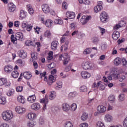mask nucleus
Masks as SVG:
<instances>
[{"mask_svg": "<svg viewBox=\"0 0 127 127\" xmlns=\"http://www.w3.org/2000/svg\"><path fill=\"white\" fill-rule=\"evenodd\" d=\"M125 72L122 69L117 71V69L115 68H112L110 70V72L109 71H106L105 72V75H109L108 76V79L110 81H112L113 79L115 80H119L120 82H123L124 80H126V76L124 75Z\"/></svg>", "mask_w": 127, "mask_h": 127, "instance_id": "f257e3e1", "label": "nucleus"}, {"mask_svg": "<svg viewBox=\"0 0 127 127\" xmlns=\"http://www.w3.org/2000/svg\"><path fill=\"white\" fill-rule=\"evenodd\" d=\"M1 115L4 122H9L13 118V112L11 110H5L2 112Z\"/></svg>", "mask_w": 127, "mask_h": 127, "instance_id": "f03ea898", "label": "nucleus"}, {"mask_svg": "<svg viewBox=\"0 0 127 127\" xmlns=\"http://www.w3.org/2000/svg\"><path fill=\"white\" fill-rule=\"evenodd\" d=\"M59 59L60 61H63L64 65H66L70 61V57L68 55V54H64L63 55H60Z\"/></svg>", "mask_w": 127, "mask_h": 127, "instance_id": "7ed1b4c3", "label": "nucleus"}, {"mask_svg": "<svg viewBox=\"0 0 127 127\" xmlns=\"http://www.w3.org/2000/svg\"><path fill=\"white\" fill-rule=\"evenodd\" d=\"M66 37L65 36H63L61 39V43H64L65 42L64 45L62 46L61 47V51H63V49H64V51H66L68 49V45H69V41H66Z\"/></svg>", "mask_w": 127, "mask_h": 127, "instance_id": "20e7f679", "label": "nucleus"}, {"mask_svg": "<svg viewBox=\"0 0 127 127\" xmlns=\"http://www.w3.org/2000/svg\"><path fill=\"white\" fill-rule=\"evenodd\" d=\"M100 18L101 22L107 23L109 21V14L105 11H103L100 14Z\"/></svg>", "mask_w": 127, "mask_h": 127, "instance_id": "39448f33", "label": "nucleus"}, {"mask_svg": "<svg viewBox=\"0 0 127 127\" xmlns=\"http://www.w3.org/2000/svg\"><path fill=\"white\" fill-rule=\"evenodd\" d=\"M26 118L29 121H35L37 119V115L35 112H29L27 114Z\"/></svg>", "mask_w": 127, "mask_h": 127, "instance_id": "423d86ee", "label": "nucleus"}, {"mask_svg": "<svg viewBox=\"0 0 127 127\" xmlns=\"http://www.w3.org/2000/svg\"><path fill=\"white\" fill-rule=\"evenodd\" d=\"M11 85V83L7 80L5 78H0V86H5V87H9Z\"/></svg>", "mask_w": 127, "mask_h": 127, "instance_id": "0eeeda50", "label": "nucleus"}, {"mask_svg": "<svg viewBox=\"0 0 127 127\" xmlns=\"http://www.w3.org/2000/svg\"><path fill=\"white\" fill-rule=\"evenodd\" d=\"M81 67L84 70H91L93 67L88 61L83 62L81 64Z\"/></svg>", "mask_w": 127, "mask_h": 127, "instance_id": "6e6552de", "label": "nucleus"}, {"mask_svg": "<svg viewBox=\"0 0 127 127\" xmlns=\"http://www.w3.org/2000/svg\"><path fill=\"white\" fill-rule=\"evenodd\" d=\"M104 120L105 123H112L114 121V117L110 114L104 115Z\"/></svg>", "mask_w": 127, "mask_h": 127, "instance_id": "1a4fd4ad", "label": "nucleus"}, {"mask_svg": "<svg viewBox=\"0 0 127 127\" xmlns=\"http://www.w3.org/2000/svg\"><path fill=\"white\" fill-rule=\"evenodd\" d=\"M31 109L33 111H35L37 112V111H39L41 109V105H40V104L38 102H36L32 104L31 105Z\"/></svg>", "mask_w": 127, "mask_h": 127, "instance_id": "9d476101", "label": "nucleus"}, {"mask_svg": "<svg viewBox=\"0 0 127 127\" xmlns=\"http://www.w3.org/2000/svg\"><path fill=\"white\" fill-rule=\"evenodd\" d=\"M92 18V16L89 15V16H85L83 15L81 18L80 22L82 23V24L84 25L87 24L88 21L90 20Z\"/></svg>", "mask_w": 127, "mask_h": 127, "instance_id": "9b49d317", "label": "nucleus"}, {"mask_svg": "<svg viewBox=\"0 0 127 127\" xmlns=\"http://www.w3.org/2000/svg\"><path fill=\"white\" fill-rule=\"evenodd\" d=\"M15 110L17 114H19V115H23L25 113V111H26V109L24 107L21 106H17Z\"/></svg>", "mask_w": 127, "mask_h": 127, "instance_id": "f8f14e48", "label": "nucleus"}, {"mask_svg": "<svg viewBox=\"0 0 127 127\" xmlns=\"http://www.w3.org/2000/svg\"><path fill=\"white\" fill-rule=\"evenodd\" d=\"M17 54L19 57H20V58H22V59H25V58L27 57V53L23 50L18 51Z\"/></svg>", "mask_w": 127, "mask_h": 127, "instance_id": "ddd939ff", "label": "nucleus"}, {"mask_svg": "<svg viewBox=\"0 0 127 127\" xmlns=\"http://www.w3.org/2000/svg\"><path fill=\"white\" fill-rule=\"evenodd\" d=\"M97 111L100 114H104L105 112H107V107L103 105H99L97 107Z\"/></svg>", "mask_w": 127, "mask_h": 127, "instance_id": "4468645a", "label": "nucleus"}, {"mask_svg": "<svg viewBox=\"0 0 127 127\" xmlns=\"http://www.w3.org/2000/svg\"><path fill=\"white\" fill-rule=\"evenodd\" d=\"M42 9L45 13H49L51 8L48 4H44L42 5Z\"/></svg>", "mask_w": 127, "mask_h": 127, "instance_id": "2eb2a0df", "label": "nucleus"}, {"mask_svg": "<svg viewBox=\"0 0 127 127\" xmlns=\"http://www.w3.org/2000/svg\"><path fill=\"white\" fill-rule=\"evenodd\" d=\"M25 44L27 46H33V45H37L38 47H40L41 45L40 42H36L35 41H30V40H27L25 42Z\"/></svg>", "mask_w": 127, "mask_h": 127, "instance_id": "dca6fc26", "label": "nucleus"}, {"mask_svg": "<svg viewBox=\"0 0 127 127\" xmlns=\"http://www.w3.org/2000/svg\"><path fill=\"white\" fill-rule=\"evenodd\" d=\"M56 81V78L54 77V76L51 75L49 76V79H47V84L49 85V86H51L54 82Z\"/></svg>", "mask_w": 127, "mask_h": 127, "instance_id": "f3484780", "label": "nucleus"}, {"mask_svg": "<svg viewBox=\"0 0 127 127\" xmlns=\"http://www.w3.org/2000/svg\"><path fill=\"white\" fill-rule=\"evenodd\" d=\"M80 75L83 79H89L91 77V73L86 71H82Z\"/></svg>", "mask_w": 127, "mask_h": 127, "instance_id": "a211bd4d", "label": "nucleus"}, {"mask_svg": "<svg viewBox=\"0 0 127 127\" xmlns=\"http://www.w3.org/2000/svg\"><path fill=\"white\" fill-rule=\"evenodd\" d=\"M62 109L64 112L67 113L70 111V105L68 103H64L62 105Z\"/></svg>", "mask_w": 127, "mask_h": 127, "instance_id": "6ab92c4d", "label": "nucleus"}, {"mask_svg": "<svg viewBox=\"0 0 127 127\" xmlns=\"http://www.w3.org/2000/svg\"><path fill=\"white\" fill-rule=\"evenodd\" d=\"M27 101L30 103V104H33V103H35L36 101V96L35 94L30 95L27 98Z\"/></svg>", "mask_w": 127, "mask_h": 127, "instance_id": "aec40b11", "label": "nucleus"}, {"mask_svg": "<svg viewBox=\"0 0 127 127\" xmlns=\"http://www.w3.org/2000/svg\"><path fill=\"white\" fill-rule=\"evenodd\" d=\"M41 104H44V105H48L49 103V98L48 95H46L45 97L40 100Z\"/></svg>", "mask_w": 127, "mask_h": 127, "instance_id": "412c9836", "label": "nucleus"}, {"mask_svg": "<svg viewBox=\"0 0 127 127\" xmlns=\"http://www.w3.org/2000/svg\"><path fill=\"white\" fill-rule=\"evenodd\" d=\"M75 13L73 12L67 11L66 13V17L67 18H69V19H73V18H75Z\"/></svg>", "mask_w": 127, "mask_h": 127, "instance_id": "4be33fe9", "label": "nucleus"}, {"mask_svg": "<svg viewBox=\"0 0 127 127\" xmlns=\"http://www.w3.org/2000/svg\"><path fill=\"white\" fill-rule=\"evenodd\" d=\"M8 11L12 12L15 10V5L13 3L10 2L8 4Z\"/></svg>", "mask_w": 127, "mask_h": 127, "instance_id": "5701e85b", "label": "nucleus"}, {"mask_svg": "<svg viewBox=\"0 0 127 127\" xmlns=\"http://www.w3.org/2000/svg\"><path fill=\"white\" fill-rule=\"evenodd\" d=\"M120 37V32L118 31H114L112 34V38L114 40H118Z\"/></svg>", "mask_w": 127, "mask_h": 127, "instance_id": "b1692460", "label": "nucleus"}, {"mask_svg": "<svg viewBox=\"0 0 127 127\" xmlns=\"http://www.w3.org/2000/svg\"><path fill=\"white\" fill-rule=\"evenodd\" d=\"M96 88H99L101 91H104L105 90V88H106V86L104 85V83L102 82L101 81H99L97 83L96 85Z\"/></svg>", "mask_w": 127, "mask_h": 127, "instance_id": "393cba45", "label": "nucleus"}, {"mask_svg": "<svg viewBox=\"0 0 127 127\" xmlns=\"http://www.w3.org/2000/svg\"><path fill=\"white\" fill-rule=\"evenodd\" d=\"M58 42L55 41L52 42L51 44V48L52 50H57Z\"/></svg>", "mask_w": 127, "mask_h": 127, "instance_id": "a878e982", "label": "nucleus"}, {"mask_svg": "<svg viewBox=\"0 0 127 127\" xmlns=\"http://www.w3.org/2000/svg\"><path fill=\"white\" fill-rule=\"evenodd\" d=\"M17 101L19 103H21V104H25V98L23 96L19 95L17 97Z\"/></svg>", "mask_w": 127, "mask_h": 127, "instance_id": "bb28decb", "label": "nucleus"}, {"mask_svg": "<svg viewBox=\"0 0 127 127\" xmlns=\"http://www.w3.org/2000/svg\"><path fill=\"white\" fill-rule=\"evenodd\" d=\"M23 76L25 78V79H26L27 80H29V79H31L32 77V74H31V72H25L23 74Z\"/></svg>", "mask_w": 127, "mask_h": 127, "instance_id": "cd10ccee", "label": "nucleus"}, {"mask_svg": "<svg viewBox=\"0 0 127 127\" xmlns=\"http://www.w3.org/2000/svg\"><path fill=\"white\" fill-rule=\"evenodd\" d=\"M4 71L6 73H10L12 71V66L10 65H6L4 67Z\"/></svg>", "mask_w": 127, "mask_h": 127, "instance_id": "c85d7f7f", "label": "nucleus"}, {"mask_svg": "<svg viewBox=\"0 0 127 127\" xmlns=\"http://www.w3.org/2000/svg\"><path fill=\"white\" fill-rule=\"evenodd\" d=\"M47 26V27H51L53 26V21L51 19L47 20L44 24Z\"/></svg>", "mask_w": 127, "mask_h": 127, "instance_id": "c756f323", "label": "nucleus"}, {"mask_svg": "<svg viewBox=\"0 0 127 127\" xmlns=\"http://www.w3.org/2000/svg\"><path fill=\"white\" fill-rule=\"evenodd\" d=\"M108 101L110 103H116V96L114 95H110L108 98Z\"/></svg>", "mask_w": 127, "mask_h": 127, "instance_id": "7c9ffc66", "label": "nucleus"}, {"mask_svg": "<svg viewBox=\"0 0 127 127\" xmlns=\"http://www.w3.org/2000/svg\"><path fill=\"white\" fill-rule=\"evenodd\" d=\"M27 15V12H26V11H25L23 10H21L20 11L19 19H23V18H25L26 17Z\"/></svg>", "mask_w": 127, "mask_h": 127, "instance_id": "2f4dec72", "label": "nucleus"}, {"mask_svg": "<svg viewBox=\"0 0 127 127\" xmlns=\"http://www.w3.org/2000/svg\"><path fill=\"white\" fill-rule=\"evenodd\" d=\"M49 100H54V99H55V98H56V92H55V91H51L50 92V94L49 96L48 97Z\"/></svg>", "mask_w": 127, "mask_h": 127, "instance_id": "473e14b6", "label": "nucleus"}, {"mask_svg": "<svg viewBox=\"0 0 127 127\" xmlns=\"http://www.w3.org/2000/svg\"><path fill=\"white\" fill-rule=\"evenodd\" d=\"M15 36L17 38V40H23V34L21 32H17L16 34H15Z\"/></svg>", "mask_w": 127, "mask_h": 127, "instance_id": "72a5a7b5", "label": "nucleus"}, {"mask_svg": "<svg viewBox=\"0 0 127 127\" xmlns=\"http://www.w3.org/2000/svg\"><path fill=\"white\" fill-rule=\"evenodd\" d=\"M88 117L89 115H88V113H83L80 117V120L85 122V121H87V120H88Z\"/></svg>", "mask_w": 127, "mask_h": 127, "instance_id": "f704fd0d", "label": "nucleus"}, {"mask_svg": "<svg viewBox=\"0 0 127 127\" xmlns=\"http://www.w3.org/2000/svg\"><path fill=\"white\" fill-rule=\"evenodd\" d=\"M27 8L28 9L29 13H30V14H33V13H34V10H33V8H32V6L31 5H27Z\"/></svg>", "mask_w": 127, "mask_h": 127, "instance_id": "c9c22d12", "label": "nucleus"}, {"mask_svg": "<svg viewBox=\"0 0 127 127\" xmlns=\"http://www.w3.org/2000/svg\"><path fill=\"white\" fill-rule=\"evenodd\" d=\"M122 63V59L120 58H116L114 61V65L116 66H119Z\"/></svg>", "mask_w": 127, "mask_h": 127, "instance_id": "e433bc0d", "label": "nucleus"}, {"mask_svg": "<svg viewBox=\"0 0 127 127\" xmlns=\"http://www.w3.org/2000/svg\"><path fill=\"white\" fill-rule=\"evenodd\" d=\"M71 112H75L77 110V104L76 103L72 104L70 106Z\"/></svg>", "mask_w": 127, "mask_h": 127, "instance_id": "4c0bfd02", "label": "nucleus"}, {"mask_svg": "<svg viewBox=\"0 0 127 127\" xmlns=\"http://www.w3.org/2000/svg\"><path fill=\"white\" fill-rule=\"evenodd\" d=\"M27 126L28 127H35V126H36V122L33 121H29L27 124Z\"/></svg>", "mask_w": 127, "mask_h": 127, "instance_id": "58836bf2", "label": "nucleus"}, {"mask_svg": "<svg viewBox=\"0 0 127 127\" xmlns=\"http://www.w3.org/2000/svg\"><path fill=\"white\" fill-rule=\"evenodd\" d=\"M79 3H84V4H86V5H89L91 2L90 0H78Z\"/></svg>", "mask_w": 127, "mask_h": 127, "instance_id": "ea45409f", "label": "nucleus"}, {"mask_svg": "<svg viewBox=\"0 0 127 127\" xmlns=\"http://www.w3.org/2000/svg\"><path fill=\"white\" fill-rule=\"evenodd\" d=\"M11 41L13 44H16L17 43V39L14 37V35H12L10 37Z\"/></svg>", "mask_w": 127, "mask_h": 127, "instance_id": "a19ab883", "label": "nucleus"}, {"mask_svg": "<svg viewBox=\"0 0 127 127\" xmlns=\"http://www.w3.org/2000/svg\"><path fill=\"white\" fill-rule=\"evenodd\" d=\"M46 76V71H44L43 72H40V76L41 78H43V77H44V81H47V76Z\"/></svg>", "mask_w": 127, "mask_h": 127, "instance_id": "79ce46f5", "label": "nucleus"}, {"mask_svg": "<svg viewBox=\"0 0 127 127\" xmlns=\"http://www.w3.org/2000/svg\"><path fill=\"white\" fill-rule=\"evenodd\" d=\"M11 76L13 78H18L19 76V73L17 70H15L12 72Z\"/></svg>", "mask_w": 127, "mask_h": 127, "instance_id": "37998d69", "label": "nucleus"}, {"mask_svg": "<svg viewBox=\"0 0 127 127\" xmlns=\"http://www.w3.org/2000/svg\"><path fill=\"white\" fill-rule=\"evenodd\" d=\"M125 100V94L120 93L118 96V101L119 102H123Z\"/></svg>", "mask_w": 127, "mask_h": 127, "instance_id": "c03bdc74", "label": "nucleus"}, {"mask_svg": "<svg viewBox=\"0 0 127 127\" xmlns=\"http://www.w3.org/2000/svg\"><path fill=\"white\" fill-rule=\"evenodd\" d=\"M57 86H56V88L58 90H59L60 89H62V87L63 86V83H62V81H58L57 82Z\"/></svg>", "mask_w": 127, "mask_h": 127, "instance_id": "a18cd8bd", "label": "nucleus"}, {"mask_svg": "<svg viewBox=\"0 0 127 127\" xmlns=\"http://www.w3.org/2000/svg\"><path fill=\"white\" fill-rule=\"evenodd\" d=\"M79 92H81V93L87 92V86L85 85L81 86L79 88Z\"/></svg>", "mask_w": 127, "mask_h": 127, "instance_id": "49530a36", "label": "nucleus"}, {"mask_svg": "<svg viewBox=\"0 0 127 127\" xmlns=\"http://www.w3.org/2000/svg\"><path fill=\"white\" fill-rule=\"evenodd\" d=\"M103 9V8H101V7L97 6V5L94 7V11L95 13H98L99 11H101Z\"/></svg>", "mask_w": 127, "mask_h": 127, "instance_id": "de8ad7c7", "label": "nucleus"}, {"mask_svg": "<svg viewBox=\"0 0 127 127\" xmlns=\"http://www.w3.org/2000/svg\"><path fill=\"white\" fill-rule=\"evenodd\" d=\"M96 127H105V124L103 123V122L102 121H98L96 123Z\"/></svg>", "mask_w": 127, "mask_h": 127, "instance_id": "09e8293b", "label": "nucleus"}, {"mask_svg": "<svg viewBox=\"0 0 127 127\" xmlns=\"http://www.w3.org/2000/svg\"><path fill=\"white\" fill-rule=\"evenodd\" d=\"M76 96H78V93L76 92H70L68 94L69 98H75Z\"/></svg>", "mask_w": 127, "mask_h": 127, "instance_id": "8fccbe9b", "label": "nucleus"}, {"mask_svg": "<svg viewBox=\"0 0 127 127\" xmlns=\"http://www.w3.org/2000/svg\"><path fill=\"white\" fill-rule=\"evenodd\" d=\"M32 28H33V25L31 24H28L27 27L25 28L27 31H28L29 32L32 30Z\"/></svg>", "mask_w": 127, "mask_h": 127, "instance_id": "3c124183", "label": "nucleus"}, {"mask_svg": "<svg viewBox=\"0 0 127 127\" xmlns=\"http://www.w3.org/2000/svg\"><path fill=\"white\" fill-rule=\"evenodd\" d=\"M14 94V89H9L7 92V96H8V97H10V96H12Z\"/></svg>", "mask_w": 127, "mask_h": 127, "instance_id": "603ef678", "label": "nucleus"}, {"mask_svg": "<svg viewBox=\"0 0 127 127\" xmlns=\"http://www.w3.org/2000/svg\"><path fill=\"white\" fill-rule=\"evenodd\" d=\"M54 23L55 24H63V20L61 19H56L54 20Z\"/></svg>", "mask_w": 127, "mask_h": 127, "instance_id": "864d4df0", "label": "nucleus"}, {"mask_svg": "<svg viewBox=\"0 0 127 127\" xmlns=\"http://www.w3.org/2000/svg\"><path fill=\"white\" fill-rule=\"evenodd\" d=\"M64 126V127H73V124L70 121H66Z\"/></svg>", "mask_w": 127, "mask_h": 127, "instance_id": "5fc2aeb1", "label": "nucleus"}, {"mask_svg": "<svg viewBox=\"0 0 127 127\" xmlns=\"http://www.w3.org/2000/svg\"><path fill=\"white\" fill-rule=\"evenodd\" d=\"M28 24V22L26 21H23L21 23V27L23 29H25L26 28V27L27 26V25Z\"/></svg>", "mask_w": 127, "mask_h": 127, "instance_id": "6e6d98bb", "label": "nucleus"}, {"mask_svg": "<svg viewBox=\"0 0 127 127\" xmlns=\"http://www.w3.org/2000/svg\"><path fill=\"white\" fill-rule=\"evenodd\" d=\"M92 52V49L90 48L85 49L83 51V54L87 55V54H90Z\"/></svg>", "mask_w": 127, "mask_h": 127, "instance_id": "4d7b16f0", "label": "nucleus"}, {"mask_svg": "<svg viewBox=\"0 0 127 127\" xmlns=\"http://www.w3.org/2000/svg\"><path fill=\"white\" fill-rule=\"evenodd\" d=\"M44 35L45 37L49 38L51 36V32L50 30H47L45 32Z\"/></svg>", "mask_w": 127, "mask_h": 127, "instance_id": "13d9d810", "label": "nucleus"}, {"mask_svg": "<svg viewBox=\"0 0 127 127\" xmlns=\"http://www.w3.org/2000/svg\"><path fill=\"white\" fill-rule=\"evenodd\" d=\"M98 29L99 30V31L101 34V35H104V34H105V33H106V31H107V30H106L105 29V28L101 27H98Z\"/></svg>", "mask_w": 127, "mask_h": 127, "instance_id": "bf43d9fd", "label": "nucleus"}, {"mask_svg": "<svg viewBox=\"0 0 127 127\" xmlns=\"http://www.w3.org/2000/svg\"><path fill=\"white\" fill-rule=\"evenodd\" d=\"M31 58L33 60H37V53H32L31 54Z\"/></svg>", "mask_w": 127, "mask_h": 127, "instance_id": "052dcab7", "label": "nucleus"}, {"mask_svg": "<svg viewBox=\"0 0 127 127\" xmlns=\"http://www.w3.org/2000/svg\"><path fill=\"white\" fill-rule=\"evenodd\" d=\"M47 59L48 60H52V59H53V52L51 51L48 53Z\"/></svg>", "mask_w": 127, "mask_h": 127, "instance_id": "680f3d73", "label": "nucleus"}, {"mask_svg": "<svg viewBox=\"0 0 127 127\" xmlns=\"http://www.w3.org/2000/svg\"><path fill=\"white\" fill-rule=\"evenodd\" d=\"M5 103H6V99L4 97H1L0 98V104L5 105Z\"/></svg>", "mask_w": 127, "mask_h": 127, "instance_id": "e2e57ef3", "label": "nucleus"}, {"mask_svg": "<svg viewBox=\"0 0 127 127\" xmlns=\"http://www.w3.org/2000/svg\"><path fill=\"white\" fill-rule=\"evenodd\" d=\"M16 64H17L18 65H20V66H22V65H24V63L22 61V60L20 59L16 61Z\"/></svg>", "mask_w": 127, "mask_h": 127, "instance_id": "0e129e2a", "label": "nucleus"}, {"mask_svg": "<svg viewBox=\"0 0 127 127\" xmlns=\"http://www.w3.org/2000/svg\"><path fill=\"white\" fill-rule=\"evenodd\" d=\"M23 90V87L21 86H18L16 88V91L18 93H21Z\"/></svg>", "mask_w": 127, "mask_h": 127, "instance_id": "69168bd1", "label": "nucleus"}, {"mask_svg": "<svg viewBox=\"0 0 127 127\" xmlns=\"http://www.w3.org/2000/svg\"><path fill=\"white\" fill-rule=\"evenodd\" d=\"M79 127H89V124L87 123H83L79 125Z\"/></svg>", "mask_w": 127, "mask_h": 127, "instance_id": "338daca9", "label": "nucleus"}, {"mask_svg": "<svg viewBox=\"0 0 127 127\" xmlns=\"http://www.w3.org/2000/svg\"><path fill=\"white\" fill-rule=\"evenodd\" d=\"M123 125L124 127H127V117L124 120Z\"/></svg>", "mask_w": 127, "mask_h": 127, "instance_id": "774afa93", "label": "nucleus"}]
</instances>
